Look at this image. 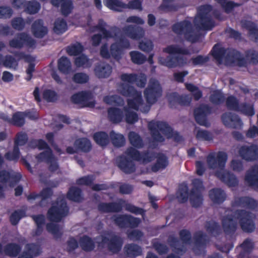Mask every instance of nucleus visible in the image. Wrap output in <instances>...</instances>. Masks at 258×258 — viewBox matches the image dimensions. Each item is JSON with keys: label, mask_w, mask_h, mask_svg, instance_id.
Here are the masks:
<instances>
[{"label": "nucleus", "mask_w": 258, "mask_h": 258, "mask_svg": "<svg viewBox=\"0 0 258 258\" xmlns=\"http://www.w3.org/2000/svg\"><path fill=\"white\" fill-rule=\"evenodd\" d=\"M117 91L122 95L130 97L127 100V106L131 109L148 112L151 106L155 104L162 95V88L159 82L155 78L150 79L147 88L144 91V101L141 91H137L133 86L124 83H120Z\"/></svg>", "instance_id": "obj_1"}, {"label": "nucleus", "mask_w": 258, "mask_h": 258, "mask_svg": "<svg viewBox=\"0 0 258 258\" xmlns=\"http://www.w3.org/2000/svg\"><path fill=\"white\" fill-rule=\"evenodd\" d=\"M222 216L221 222L224 232L226 234L234 233L237 227V220L242 230L245 232H253L255 228L253 220L255 215L251 212L244 210H237L233 212L229 209H221Z\"/></svg>", "instance_id": "obj_2"}, {"label": "nucleus", "mask_w": 258, "mask_h": 258, "mask_svg": "<svg viewBox=\"0 0 258 258\" xmlns=\"http://www.w3.org/2000/svg\"><path fill=\"white\" fill-rule=\"evenodd\" d=\"M96 242L99 248H106L113 253L119 251L123 243L122 239L112 232H104L96 238Z\"/></svg>", "instance_id": "obj_3"}, {"label": "nucleus", "mask_w": 258, "mask_h": 258, "mask_svg": "<svg viewBox=\"0 0 258 258\" xmlns=\"http://www.w3.org/2000/svg\"><path fill=\"white\" fill-rule=\"evenodd\" d=\"M149 128L153 141L161 143L164 141V136L167 138L171 137L172 128L165 122L153 120L148 124Z\"/></svg>", "instance_id": "obj_4"}, {"label": "nucleus", "mask_w": 258, "mask_h": 258, "mask_svg": "<svg viewBox=\"0 0 258 258\" xmlns=\"http://www.w3.org/2000/svg\"><path fill=\"white\" fill-rule=\"evenodd\" d=\"M212 7L209 5L202 6L198 9V14L194 20L195 25L197 28L205 30H211L215 26L212 19Z\"/></svg>", "instance_id": "obj_5"}, {"label": "nucleus", "mask_w": 258, "mask_h": 258, "mask_svg": "<svg viewBox=\"0 0 258 258\" xmlns=\"http://www.w3.org/2000/svg\"><path fill=\"white\" fill-rule=\"evenodd\" d=\"M179 236L181 242L173 235L169 236L167 242L173 252L182 255L186 251V245L191 243V236L190 232L184 229L179 232Z\"/></svg>", "instance_id": "obj_6"}, {"label": "nucleus", "mask_w": 258, "mask_h": 258, "mask_svg": "<svg viewBox=\"0 0 258 258\" xmlns=\"http://www.w3.org/2000/svg\"><path fill=\"white\" fill-rule=\"evenodd\" d=\"M172 29L175 33L183 35L186 40L192 43L196 42L200 37L199 31L198 29H193L191 24L187 21L174 24Z\"/></svg>", "instance_id": "obj_7"}, {"label": "nucleus", "mask_w": 258, "mask_h": 258, "mask_svg": "<svg viewBox=\"0 0 258 258\" xmlns=\"http://www.w3.org/2000/svg\"><path fill=\"white\" fill-rule=\"evenodd\" d=\"M69 213V208L63 198H59L53 204L47 212L48 219L51 221L59 222Z\"/></svg>", "instance_id": "obj_8"}, {"label": "nucleus", "mask_w": 258, "mask_h": 258, "mask_svg": "<svg viewBox=\"0 0 258 258\" xmlns=\"http://www.w3.org/2000/svg\"><path fill=\"white\" fill-rule=\"evenodd\" d=\"M228 155L224 152H213L207 157V164L208 167L216 172L222 171L225 167Z\"/></svg>", "instance_id": "obj_9"}, {"label": "nucleus", "mask_w": 258, "mask_h": 258, "mask_svg": "<svg viewBox=\"0 0 258 258\" xmlns=\"http://www.w3.org/2000/svg\"><path fill=\"white\" fill-rule=\"evenodd\" d=\"M213 55L219 63L226 64L234 61V52L229 49H225L219 45H215L213 49Z\"/></svg>", "instance_id": "obj_10"}, {"label": "nucleus", "mask_w": 258, "mask_h": 258, "mask_svg": "<svg viewBox=\"0 0 258 258\" xmlns=\"http://www.w3.org/2000/svg\"><path fill=\"white\" fill-rule=\"evenodd\" d=\"M239 156L243 160L251 162L258 159V145H244L238 150Z\"/></svg>", "instance_id": "obj_11"}, {"label": "nucleus", "mask_w": 258, "mask_h": 258, "mask_svg": "<svg viewBox=\"0 0 258 258\" xmlns=\"http://www.w3.org/2000/svg\"><path fill=\"white\" fill-rule=\"evenodd\" d=\"M194 252L197 254L205 253V247L207 243L209 238L207 235L201 231L196 232L194 235Z\"/></svg>", "instance_id": "obj_12"}, {"label": "nucleus", "mask_w": 258, "mask_h": 258, "mask_svg": "<svg viewBox=\"0 0 258 258\" xmlns=\"http://www.w3.org/2000/svg\"><path fill=\"white\" fill-rule=\"evenodd\" d=\"M221 119L223 124L229 128L240 129L243 126L241 119L235 113L226 112L222 115Z\"/></svg>", "instance_id": "obj_13"}, {"label": "nucleus", "mask_w": 258, "mask_h": 258, "mask_svg": "<svg viewBox=\"0 0 258 258\" xmlns=\"http://www.w3.org/2000/svg\"><path fill=\"white\" fill-rule=\"evenodd\" d=\"M210 113V108L206 105H201L197 107L194 110V116L197 122L201 125L209 126L210 123L207 120V116Z\"/></svg>", "instance_id": "obj_14"}, {"label": "nucleus", "mask_w": 258, "mask_h": 258, "mask_svg": "<svg viewBox=\"0 0 258 258\" xmlns=\"http://www.w3.org/2000/svg\"><path fill=\"white\" fill-rule=\"evenodd\" d=\"M106 24L102 20H100L98 25L92 30L94 32L96 29H98L102 34L103 38L106 39L115 38L118 36L119 29L116 27H111L107 29Z\"/></svg>", "instance_id": "obj_15"}, {"label": "nucleus", "mask_w": 258, "mask_h": 258, "mask_svg": "<svg viewBox=\"0 0 258 258\" xmlns=\"http://www.w3.org/2000/svg\"><path fill=\"white\" fill-rule=\"evenodd\" d=\"M214 174L219 179L229 186L234 187L238 184L237 177L229 170L224 169L222 171L216 172Z\"/></svg>", "instance_id": "obj_16"}, {"label": "nucleus", "mask_w": 258, "mask_h": 258, "mask_svg": "<svg viewBox=\"0 0 258 258\" xmlns=\"http://www.w3.org/2000/svg\"><path fill=\"white\" fill-rule=\"evenodd\" d=\"M24 43L30 45L35 44V41L28 34L22 33L19 34L17 37L11 40L9 42V45L11 47L15 48H21Z\"/></svg>", "instance_id": "obj_17"}, {"label": "nucleus", "mask_w": 258, "mask_h": 258, "mask_svg": "<svg viewBox=\"0 0 258 258\" xmlns=\"http://www.w3.org/2000/svg\"><path fill=\"white\" fill-rule=\"evenodd\" d=\"M94 74L99 79L108 78L112 72V68L108 63L101 62L97 63L94 69Z\"/></svg>", "instance_id": "obj_18"}, {"label": "nucleus", "mask_w": 258, "mask_h": 258, "mask_svg": "<svg viewBox=\"0 0 258 258\" xmlns=\"http://www.w3.org/2000/svg\"><path fill=\"white\" fill-rule=\"evenodd\" d=\"M232 207H246L251 209H254L257 207L258 204L256 201L249 197H236L232 202Z\"/></svg>", "instance_id": "obj_19"}, {"label": "nucleus", "mask_w": 258, "mask_h": 258, "mask_svg": "<svg viewBox=\"0 0 258 258\" xmlns=\"http://www.w3.org/2000/svg\"><path fill=\"white\" fill-rule=\"evenodd\" d=\"M122 31L126 36L134 40L140 39L145 35V31L143 28L133 25L124 27Z\"/></svg>", "instance_id": "obj_20"}, {"label": "nucleus", "mask_w": 258, "mask_h": 258, "mask_svg": "<svg viewBox=\"0 0 258 258\" xmlns=\"http://www.w3.org/2000/svg\"><path fill=\"white\" fill-rule=\"evenodd\" d=\"M246 183L258 189V165H255L246 171L244 178Z\"/></svg>", "instance_id": "obj_21"}, {"label": "nucleus", "mask_w": 258, "mask_h": 258, "mask_svg": "<svg viewBox=\"0 0 258 258\" xmlns=\"http://www.w3.org/2000/svg\"><path fill=\"white\" fill-rule=\"evenodd\" d=\"M118 167L124 173L130 174L136 170V166L132 160H129L126 156H121L117 159Z\"/></svg>", "instance_id": "obj_22"}, {"label": "nucleus", "mask_w": 258, "mask_h": 258, "mask_svg": "<svg viewBox=\"0 0 258 258\" xmlns=\"http://www.w3.org/2000/svg\"><path fill=\"white\" fill-rule=\"evenodd\" d=\"M21 175L13 171L7 172L6 170L0 171V182L5 183L10 181V185L13 186L21 179Z\"/></svg>", "instance_id": "obj_23"}, {"label": "nucleus", "mask_w": 258, "mask_h": 258, "mask_svg": "<svg viewBox=\"0 0 258 258\" xmlns=\"http://www.w3.org/2000/svg\"><path fill=\"white\" fill-rule=\"evenodd\" d=\"M31 31L35 37L41 38L47 34L48 29L46 26L44 25L43 21L41 19H38L32 24Z\"/></svg>", "instance_id": "obj_24"}, {"label": "nucleus", "mask_w": 258, "mask_h": 258, "mask_svg": "<svg viewBox=\"0 0 258 258\" xmlns=\"http://www.w3.org/2000/svg\"><path fill=\"white\" fill-rule=\"evenodd\" d=\"M90 96L88 93L81 92L73 95L71 100L75 103L82 104L87 107H93L94 106V101H88Z\"/></svg>", "instance_id": "obj_25"}, {"label": "nucleus", "mask_w": 258, "mask_h": 258, "mask_svg": "<svg viewBox=\"0 0 258 258\" xmlns=\"http://www.w3.org/2000/svg\"><path fill=\"white\" fill-rule=\"evenodd\" d=\"M52 191L50 188H46L42 190L39 195H30L28 196L29 200L40 199L39 205L41 207H45L48 203V199L52 195Z\"/></svg>", "instance_id": "obj_26"}, {"label": "nucleus", "mask_w": 258, "mask_h": 258, "mask_svg": "<svg viewBox=\"0 0 258 258\" xmlns=\"http://www.w3.org/2000/svg\"><path fill=\"white\" fill-rule=\"evenodd\" d=\"M209 196L211 200L215 204H220L226 199L225 192L220 188H215L211 189L209 192Z\"/></svg>", "instance_id": "obj_27"}, {"label": "nucleus", "mask_w": 258, "mask_h": 258, "mask_svg": "<svg viewBox=\"0 0 258 258\" xmlns=\"http://www.w3.org/2000/svg\"><path fill=\"white\" fill-rule=\"evenodd\" d=\"M168 99L170 104L176 102L182 105H188L191 100V97L189 95H183L179 96L176 93H172L168 95Z\"/></svg>", "instance_id": "obj_28"}, {"label": "nucleus", "mask_w": 258, "mask_h": 258, "mask_svg": "<svg viewBox=\"0 0 258 258\" xmlns=\"http://www.w3.org/2000/svg\"><path fill=\"white\" fill-rule=\"evenodd\" d=\"M21 249L19 245L14 243H10L7 244L3 248L2 244L0 243V253H4L6 255L10 256L15 257L17 256Z\"/></svg>", "instance_id": "obj_29"}, {"label": "nucleus", "mask_w": 258, "mask_h": 258, "mask_svg": "<svg viewBox=\"0 0 258 258\" xmlns=\"http://www.w3.org/2000/svg\"><path fill=\"white\" fill-rule=\"evenodd\" d=\"M41 252L38 245L34 244H28L25 246V250L19 258H33L38 255Z\"/></svg>", "instance_id": "obj_30"}, {"label": "nucleus", "mask_w": 258, "mask_h": 258, "mask_svg": "<svg viewBox=\"0 0 258 258\" xmlns=\"http://www.w3.org/2000/svg\"><path fill=\"white\" fill-rule=\"evenodd\" d=\"M98 210L104 213L118 212L121 210V205L117 203H102L98 205Z\"/></svg>", "instance_id": "obj_31"}, {"label": "nucleus", "mask_w": 258, "mask_h": 258, "mask_svg": "<svg viewBox=\"0 0 258 258\" xmlns=\"http://www.w3.org/2000/svg\"><path fill=\"white\" fill-rule=\"evenodd\" d=\"M242 26L248 30L250 38L256 42H258V28L256 25L250 21H244L241 22Z\"/></svg>", "instance_id": "obj_32"}, {"label": "nucleus", "mask_w": 258, "mask_h": 258, "mask_svg": "<svg viewBox=\"0 0 258 258\" xmlns=\"http://www.w3.org/2000/svg\"><path fill=\"white\" fill-rule=\"evenodd\" d=\"M108 118L114 123L120 122L123 118L122 111L117 108H110L108 110Z\"/></svg>", "instance_id": "obj_33"}, {"label": "nucleus", "mask_w": 258, "mask_h": 258, "mask_svg": "<svg viewBox=\"0 0 258 258\" xmlns=\"http://www.w3.org/2000/svg\"><path fill=\"white\" fill-rule=\"evenodd\" d=\"M205 228L208 233L213 236H217L222 232L220 225L214 221L206 222Z\"/></svg>", "instance_id": "obj_34"}, {"label": "nucleus", "mask_w": 258, "mask_h": 258, "mask_svg": "<svg viewBox=\"0 0 258 258\" xmlns=\"http://www.w3.org/2000/svg\"><path fill=\"white\" fill-rule=\"evenodd\" d=\"M158 61L161 64L169 68L175 67L178 64H180L177 57L171 56L170 55L168 56L166 58L161 56L159 57Z\"/></svg>", "instance_id": "obj_35"}, {"label": "nucleus", "mask_w": 258, "mask_h": 258, "mask_svg": "<svg viewBox=\"0 0 258 258\" xmlns=\"http://www.w3.org/2000/svg\"><path fill=\"white\" fill-rule=\"evenodd\" d=\"M109 137L112 144L114 146L120 147L124 145L125 139L122 134L112 131L110 133Z\"/></svg>", "instance_id": "obj_36"}, {"label": "nucleus", "mask_w": 258, "mask_h": 258, "mask_svg": "<svg viewBox=\"0 0 258 258\" xmlns=\"http://www.w3.org/2000/svg\"><path fill=\"white\" fill-rule=\"evenodd\" d=\"M74 145L78 150L85 152L89 151L91 148V143L86 138H81L76 140Z\"/></svg>", "instance_id": "obj_37"}, {"label": "nucleus", "mask_w": 258, "mask_h": 258, "mask_svg": "<svg viewBox=\"0 0 258 258\" xmlns=\"http://www.w3.org/2000/svg\"><path fill=\"white\" fill-rule=\"evenodd\" d=\"M168 165L167 157L163 154H159L157 157L156 163L152 166V170L157 172L159 170L163 169Z\"/></svg>", "instance_id": "obj_38"}, {"label": "nucleus", "mask_w": 258, "mask_h": 258, "mask_svg": "<svg viewBox=\"0 0 258 258\" xmlns=\"http://www.w3.org/2000/svg\"><path fill=\"white\" fill-rule=\"evenodd\" d=\"M124 250L126 254L130 257H135L142 254V248L139 245L132 243L126 245Z\"/></svg>", "instance_id": "obj_39"}, {"label": "nucleus", "mask_w": 258, "mask_h": 258, "mask_svg": "<svg viewBox=\"0 0 258 258\" xmlns=\"http://www.w3.org/2000/svg\"><path fill=\"white\" fill-rule=\"evenodd\" d=\"M58 70L64 74H68L71 70V62L67 57L62 56L58 61Z\"/></svg>", "instance_id": "obj_40"}, {"label": "nucleus", "mask_w": 258, "mask_h": 258, "mask_svg": "<svg viewBox=\"0 0 258 258\" xmlns=\"http://www.w3.org/2000/svg\"><path fill=\"white\" fill-rule=\"evenodd\" d=\"M104 5L110 10L120 12L124 9V4L118 0H104Z\"/></svg>", "instance_id": "obj_41"}, {"label": "nucleus", "mask_w": 258, "mask_h": 258, "mask_svg": "<svg viewBox=\"0 0 258 258\" xmlns=\"http://www.w3.org/2000/svg\"><path fill=\"white\" fill-rule=\"evenodd\" d=\"M163 51L169 54L179 53L189 54V50L187 48L180 47L177 45H171L164 49Z\"/></svg>", "instance_id": "obj_42"}, {"label": "nucleus", "mask_w": 258, "mask_h": 258, "mask_svg": "<svg viewBox=\"0 0 258 258\" xmlns=\"http://www.w3.org/2000/svg\"><path fill=\"white\" fill-rule=\"evenodd\" d=\"M27 115L24 112H17L14 113L11 120V123L17 126L21 127L25 124V118Z\"/></svg>", "instance_id": "obj_43"}, {"label": "nucleus", "mask_w": 258, "mask_h": 258, "mask_svg": "<svg viewBox=\"0 0 258 258\" xmlns=\"http://www.w3.org/2000/svg\"><path fill=\"white\" fill-rule=\"evenodd\" d=\"M103 101L109 105L121 106L124 103L123 99L117 95L106 96L104 97Z\"/></svg>", "instance_id": "obj_44"}, {"label": "nucleus", "mask_w": 258, "mask_h": 258, "mask_svg": "<svg viewBox=\"0 0 258 258\" xmlns=\"http://www.w3.org/2000/svg\"><path fill=\"white\" fill-rule=\"evenodd\" d=\"M80 244L85 251H91L94 248V243L88 236H84L80 239Z\"/></svg>", "instance_id": "obj_45"}, {"label": "nucleus", "mask_w": 258, "mask_h": 258, "mask_svg": "<svg viewBox=\"0 0 258 258\" xmlns=\"http://www.w3.org/2000/svg\"><path fill=\"white\" fill-rule=\"evenodd\" d=\"M68 198L70 200L75 202H80L83 200L80 189L72 187L68 193Z\"/></svg>", "instance_id": "obj_46"}, {"label": "nucleus", "mask_w": 258, "mask_h": 258, "mask_svg": "<svg viewBox=\"0 0 258 258\" xmlns=\"http://www.w3.org/2000/svg\"><path fill=\"white\" fill-rule=\"evenodd\" d=\"M189 200L193 207H198L203 203V197L200 192H196L194 191H191L189 195Z\"/></svg>", "instance_id": "obj_47"}, {"label": "nucleus", "mask_w": 258, "mask_h": 258, "mask_svg": "<svg viewBox=\"0 0 258 258\" xmlns=\"http://www.w3.org/2000/svg\"><path fill=\"white\" fill-rule=\"evenodd\" d=\"M128 139L130 143L136 148H140L143 146L142 139L139 135L135 132H131L129 133Z\"/></svg>", "instance_id": "obj_48"}, {"label": "nucleus", "mask_w": 258, "mask_h": 258, "mask_svg": "<svg viewBox=\"0 0 258 258\" xmlns=\"http://www.w3.org/2000/svg\"><path fill=\"white\" fill-rule=\"evenodd\" d=\"M40 9V4L35 0L29 1L26 5L25 11L29 14L37 13Z\"/></svg>", "instance_id": "obj_49"}, {"label": "nucleus", "mask_w": 258, "mask_h": 258, "mask_svg": "<svg viewBox=\"0 0 258 258\" xmlns=\"http://www.w3.org/2000/svg\"><path fill=\"white\" fill-rule=\"evenodd\" d=\"M46 229L55 238H59L62 234L61 228L58 224L48 223L46 225Z\"/></svg>", "instance_id": "obj_50"}, {"label": "nucleus", "mask_w": 258, "mask_h": 258, "mask_svg": "<svg viewBox=\"0 0 258 258\" xmlns=\"http://www.w3.org/2000/svg\"><path fill=\"white\" fill-rule=\"evenodd\" d=\"M132 61L136 64L143 63L146 60V57L142 53L137 51H132L130 52Z\"/></svg>", "instance_id": "obj_51"}, {"label": "nucleus", "mask_w": 258, "mask_h": 258, "mask_svg": "<svg viewBox=\"0 0 258 258\" xmlns=\"http://www.w3.org/2000/svg\"><path fill=\"white\" fill-rule=\"evenodd\" d=\"M94 139L98 144L102 146H106L109 143L108 135L104 132L96 133L94 135Z\"/></svg>", "instance_id": "obj_52"}, {"label": "nucleus", "mask_w": 258, "mask_h": 258, "mask_svg": "<svg viewBox=\"0 0 258 258\" xmlns=\"http://www.w3.org/2000/svg\"><path fill=\"white\" fill-rule=\"evenodd\" d=\"M110 51L111 56L114 59L119 60L121 58L122 54V49L120 47L117 42H115L111 45Z\"/></svg>", "instance_id": "obj_53"}, {"label": "nucleus", "mask_w": 258, "mask_h": 258, "mask_svg": "<svg viewBox=\"0 0 258 258\" xmlns=\"http://www.w3.org/2000/svg\"><path fill=\"white\" fill-rule=\"evenodd\" d=\"M67 25L66 21L62 19H57L54 26V31L57 34H61L66 31Z\"/></svg>", "instance_id": "obj_54"}, {"label": "nucleus", "mask_w": 258, "mask_h": 258, "mask_svg": "<svg viewBox=\"0 0 258 258\" xmlns=\"http://www.w3.org/2000/svg\"><path fill=\"white\" fill-rule=\"evenodd\" d=\"M75 63L77 67H90L91 65V62L88 58L87 56L83 54L76 58Z\"/></svg>", "instance_id": "obj_55"}, {"label": "nucleus", "mask_w": 258, "mask_h": 258, "mask_svg": "<svg viewBox=\"0 0 258 258\" xmlns=\"http://www.w3.org/2000/svg\"><path fill=\"white\" fill-rule=\"evenodd\" d=\"M226 105L228 109L236 111L239 109L240 106L237 99L232 96H229L227 98Z\"/></svg>", "instance_id": "obj_56"}, {"label": "nucleus", "mask_w": 258, "mask_h": 258, "mask_svg": "<svg viewBox=\"0 0 258 258\" xmlns=\"http://www.w3.org/2000/svg\"><path fill=\"white\" fill-rule=\"evenodd\" d=\"M129 108H130L128 106L127 107H124V110L125 112V119L127 123L133 124L138 120V116L136 113L133 111H130Z\"/></svg>", "instance_id": "obj_57"}, {"label": "nucleus", "mask_w": 258, "mask_h": 258, "mask_svg": "<svg viewBox=\"0 0 258 258\" xmlns=\"http://www.w3.org/2000/svg\"><path fill=\"white\" fill-rule=\"evenodd\" d=\"M54 156L52 153V151L50 149H47L45 151L40 153L36 156L39 162H45L47 163Z\"/></svg>", "instance_id": "obj_58"}, {"label": "nucleus", "mask_w": 258, "mask_h": 258, "mask_svg": "<svg viewBox=\"0 0 258 258\" xmlns=\"http://www.w3.org/2000/svg\"><path fill=\"white\" fill-rule=\"evenodd\" d=\"M111 219L119 227L121 228L127 227V215L113 216Z\"/></svg>", "instance_id": "obj_59"}, {"label": "nucleus", "mask_w": 258, "mask_h": 258, "mask_svg": "<svg viewBox=\"0 0 258 258\" xmlns=\"http://www.w3.org/2000/svg\"><path fill=\"white\" fill-rule=\"evenodd\" d=\"M229 166L230 169L236 172H240L244 170L243 162L240 159H232Z\"/></svg>", "instance_id": "obj_60"}, {"label": "nucleus", "mask_w": 258, "mask_h": 258, "mask_svg": "<svg viewBox=\"0 0 258 258\" xmlns=\"http://www.w3.org/2000/svg\"><path fill=\"white\" fill-rule=\"evenodd\" d=\"M196 138L199 140L209 141L213 140V136L208 131L199 130L196 133Z\"/></svg>", "instance_id": "obj_61"}, {"label": "nucleus", "mask_w": 258, "mask_h": 258, "mask_svg": "<svg viewBox=\"0 0 258 258\" xmlns=\"http://www.w3.org/2000/svg\"><path fill=\"white\" fill-rule=\"evenodd\" d=\"M89 79V76L84 73H77L74 75L72 80L77 84H84L87 83Z\"/></svg>", "instance_id": "obj_62"}, {"label": "nucleus", "mask_w": 258, "mask_h": 258, "mask_svg": "<svg viewBox=\"0 0 258 258\" xmlns=\"http://www.w3.org/2000/svg\"><path fill=\"white\" fill-rule=\"evenodd\" d=\"M67 50L70 55H77L83 51V47L80 43H76L68 46Z\"/></svg>", "instance_id": "obj_63"}, {"label": "nucleus", "mask_w": 258, "mask_h": 258, "mask_svg": "<svg viewBox=\"0 0 258 258\" xmlns=\"http://www.w3.org/2000/svg\"><path fill=\"white\" fill-rule=\"evenodd\" d=\"M28 141L27 135L26 133L20 132L17 134L14 142V147L24 145Z\"/></svg>", "instance_id": "obj_64"}]
</instances>
